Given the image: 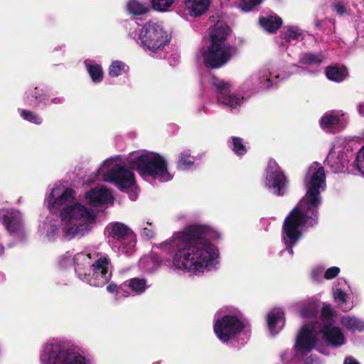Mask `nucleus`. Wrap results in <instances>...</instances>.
Segmentation results:
<instances>
[{
  "mask_svg": "<svg viewBox=\"0 0 364 364\" xmlns=\"http://www.w3.org/2000/svg\"><path fill=\"white\" fill-rule=\"evenodd\" d=\"M220 239L221 233L214 227L195 223L153 247L171 255L167 262L172 270L202 277L219 269L220 251L214 242Z\"/></svg>",
  "mask_w": 364,
  "mask_h": 364,
  "instance_id": "obj_1",
  "label": "nucleus"
},
{
  "mask_svg": "<svg viewBox=\"0 0 364 364\" xmlns=\"http://www.w3.org/2000/svg\"><path fill=\"white\" fill-rule=\"evenodd\" d=\"M135 170L145 181H158L165 183L171 181L173 176L168 171V164L165 158L160 154L141 150L132 152L123 160L122 155L111 156L102 162L99 168L93 173L96 179L114 185L123 192L132 191L129 198L136 199Z\"/></svg>",
  "mask_w": 364,
  "mask_h": 364,
  "instance_id": "obj_2",
  "label": "nucleus"
},
{
  "mask_svg": "<svg viewBox=\"0 0 364 364\" xmlns=\"http://www.w3.org/2000/svg\"><path fill=\"white\" fill-rule=\"evenodd\" d=\"M294 306L304 322L294 345L296 357L303 358L313 349L328 355L322 348L323 343L339 348L346 343L343 331L336 326L337 315L330 304L323 305L319 316L317 304L312 299L295 303Z\"/></svg>",
  "mask_w": 364,
  "mask_h": 364,
  "instance_id": "obj_3",
  "label": "nucleus"
},
{
  "mask_svg": "<svg viewBox=\"0 0 364 364\" xmlns=\"http://www.w3.org/2000/svg\"><path fill=\"white\" fill-rule=\"evenodd\" d=\"M305 196L284 220L282 242L284 248L280 255L287 252L289 257L294 255L293 247L302 237L305 228L314 227L318 223V209L322 203L321 192L326 188V173L318 162L312 163L304 178Z\"/></svg>",
  "mask_w": 364,
  "mask_h": 364,
  "instance_id": "obj_4",
  "label": "nucleus"
},
{
  "mask_svg": "<svg viewBox=\"0 0 364 364\" xmlns=\"http://www.w3.org/2000/svg\"><path fill=\"white\" fill-rule=\"evenodd\" d=\"M303 69L297 65H292L288 70H282L273 63L263 65L250 74L239 88L241 94L233 93L231 85L212 75L210 73L201 79L203 91V97L209 98L210 95H215V100L219 105L231 109L240 107L245 97L260 91L269 90L283 80L291 75L299 73Z\"/></svg>",
  "mask_w": 364,
  "mask_h": 364,
  "instance_id": "obj_5",
  "label": "nucleus"
},
{
  "mask_svg": "<svg viewBox=\"0 0 364 364\" xmlns=\"http://www.w3.org/2000/svg\"><path fill=\"white\" fill-rule=\"evenodd\" d=\"M303 69L297 65H292L288 70H282L273 63L263 65L250 74L239 88L241 94L233 93L231 85L212 75L210 73L201 79L203 91V97L209 98L210 95H215V100L219 105L231 109L240 107L245 97L260 91L269 90L283 80L291 75L299 73Z\"/></svg>",
  "mask_w": 364,
  "mask_h": 364,
  "instance_id": "obj_6",
  "label": "nucleus"
},
{
  "mask_svg": "<svg viewBox=\"0 0 364 364\" xmlns=\"http://www.w3.org/2000/svg\"><path fill=\"white\" fill-rule=\"evenodd\" d=\"M75 196L73 189L55 184L44 199V204L50 212L60 210L62 235L67 241L87 235L97 218L92 209L76 202Z\"/></svg>",
  "mask_w": 364,
  "mask_h": 364,
  "instance_id": "obj_7",
  "label": "nucleus"
},
{
  "mask_svg": "<svg viewBox=\"0 0 364 364\" xmlns=\"http://www.w3.org/2000/svg\"><path fill=\"white\" fill-rule=\"evenodd\" d=\"M58 262L62 268L73 267L80 280L95 287H104L112 276L113 265L109 257L97 250L67 252L60 257Z\"/></svg>",
  "mask_w": 364,
  "mask_h": 364,
  "instance_id": "obj_8",
  "label": "nucleus"
},
{
  "mask_svg": "<svg viewBox=\"0 0 364 364\" xmlns=\"http://www.w3.org/2000/svg\"><path fill=\"white\" fill-rule=\"evenodd\" d=\"M41 364H92V359L81 353L65 338H50L40 350Z\"/></svg>",
  "mask_w": 364,
  "mask_h": 364,
  "instance_id": "obj_9",
  "label": "nucleus"
},
{
  "mask_svg": "<svg viewBox=\"0 0 364 364\" xmlns=\"http://www.w3.org/2000/svg\"><path fill=\"white\" fill-rule=\"evenodd\" d=\"M230 31V28L223 23L215 25L210 33L211 44L202 53L207 67L220 68L236 54L235 47L226 41Z\"/></svg>",
  "mask_w": 364,
  "mask_h": 364,
  "instance_id": "obj_10",
  "label": "nucleus"
},
{
  "mask_svg": "<svg viewBox=\"0 0 364 364\" xmlns=\"http://www.w3.org/2000/svg\"><path fill=\"white\" fill-rule=\"evenodd\" d=\"M129 35L146 51L154 58H164V48L168 45L171 36L162 26L149 21L139 31H130Z\"/></svg>",
  "mask_w": 364,
  "mask_h": 364,
  "instance_id": "obj_11",
  "label": "nucleus"
},
{
  "mask_svg": "<svg viewBox=\"0 0 364 364\" xmlns=\"http://www.w3.org/2000/svg\"><path fill=\"white\" fill-rule=\"evenodd\" d=\"M105 235L111 249L119 255L129 257L136 250V237L132 230L120 222L109 223Z\"/></svg>",
  "mask_w": 364,
  "mask_h": 364,
  "instance_id": "obj_12",
  "label": "nucleus"
},
{
  "mask_svg": "<svg viewBox=\"0 0 364 364\" xmlns=\"http://www.w3.org/2000/svg\"><path fill=\"white\" fill-rule=\"evenodd\" d=\"M247 323L242 314L237 310L222 315L217 312L213 321V331L223 343H228L246 330Z\"/></svg>",
  "mask_w": 364,
  "mask_h": 364,
  "instance_id": "obj_13",
  "label": "nucleus"
},
{
  "mask_svg": "<svg viewBox=\"0 0 364 364\" xmlns=\"http://www.w3.org/2000/svg\"><path fill=\"white\" fill-rule=\"evenodd\" d=\"M266 172V188L275 196H284L287 191L289 180L274 159L269 160Z\"/></svg>",
  "mask_w": 364,
  "mask_h": 364,
  "instance_id": "obj_14",
  "label": "nucleus"
},
{
  "mask_svg": "<svg viewBox=\"0 0 364 364\" xmlns=\"http://www.w3.org/2000/svg\"><path fill=\"white\" fill-rule=\"evenodd\" d=\"M0 221L10 235L19 238H23L26 235L23 215L18 209L14 208L0 209Z\"/></svg>",
  "mask_w": 364,
  "mask_h": 364,
  "instance_id": "obj_15",
  "label": "nucleus"
},
{
  "mask_svg": "<svg viewBox=\"0 0 364 364\" xmlns=\"http://www.w3.org/2000/svg\"><path fill=\"white\" fill-rule=\"evenodd\" d=\"M350 153L349 147L343 141L336 140L333 142V146L325 160L326 165L329 167L332 172L335 173L344 171L346 168Z\"/></svg>",
  "mask_w": 364,
  "mask_h": 364,
  "instance_id": "obj_16",
  "label": "nucleus"
},
{
  "mask_svg": "<svg viewBox=\"0 0 364 364\" xmlns=\"http://www.w3.org/2000/svg\"><path fill=\"white\" fill-rule=\"evenodd\" d=\"M349 117L342 110H331L323 114L319 120L320 127L328 133H337L348 124Z\"/></svg>",
  "mask_w": 364,
  "mask_h": 364,
  "instance_id": "obj_17",
  "label": "nucleus"
},
{
  "mask_svg": "<svg viewBox=\"0 0 364 364\" xmlns=\"http://www.w3.org/2000/svg\"><path fill=\"white\" fill-rule=\"evenodd\" d=\"M62 235V223L57 215L50 213L43 220H40L38 227V235L40 239L44 242L55 241L58 234ZM65 240L63 237H62Z\"/></svg>",
  "mask_w": 364,
  "mask_h": 364,
  "instance_id": "obj_18",
  "label": "nucleus"
},
{
  "mask_svg": "<svg viewBox=\"0 0 364 364\" xmlns=\"http://www.w3.org/2000/svg\"><path fill=\"white\" fill-rule=\"evenodd\" d=\"M86 203L97 209H105L114 203L112 192L102 186L90 189L85 194Z\"/></svg>",
  "mask_w": 364,
  "mask_h": 364,
  "instance_id": "obj_19",
  "label": "nucleus"
},
{
  "mask_svg": "<svg viewBox=\"0 0 364 364\" xmlns=\"http://www.w3.org/2000/svg\"><path fill=\"white\" fill-rule=\"evenodd\" d=\"M22 100L26 106L44 108L48 107V92L42 87H30L24 92Z\"/></svg>",
  "mask_w": 364,
  "mask_h": 364,
  "instance_id": "obj_20",
  "label": "nucleus"
},
{
  "mask_svg": "<svg viewBox=\"0 0 364 364\" xmlns=\"http://www.w3.org/2000/svg\"><path fill=\"white\" fill-rule=\"evenodd\" d=\"M267 327L271 335H277L284 326V313L282 309H273L267 315Z\"/></svg>",
  "mask_w": 364,
  "mask_h": 364,
  "instance_id": "obj_21",
  "label": "nucleus"
},
{
  "mask_svg": "<svg viewBox=\"0 0 364 364\" xmlns=\"http://www.w3.org/2000/svg\"><path fill=\"white\" fill-rule=\"evenodd\" d=\"M339 320L341 325L351 333H362L364 331V319L357 317L354 315L342 316L337 318L336 321ZM336 326L337 323L336 324Z\"/></svg>",
  "mask_w": 364,
  "mask_h": 364,
  "instance_id": "obj_22",
  "label": "nucleus"
},
{
  "mask_svg": "<svg viewBox=\"0 0 364 364\" xmlns=\"http://www.w3.org/2000/svg\"><path fill=\"white\" fill-rule=\"evenodd\" d=\"M125 289L131 295H141L151 287L146 279L142 277H134L124 282Z\"/></svg>",
  "mask_w": 364,
  "mask_h": 364,
  "instance_id": "obj_23",
  "label": "nucleus"
},
{
  "mask_svg": "<svg viewBox=\"0 0 364 364\" xmlns=\"http://www.w3.org/2000/svg\"><path fill=\"white\" fill-rule=\"evenodd\" d=\"M281 36L284 41L282 46L286 47L287 43H291L295 41L302 40L304 36V31L296 26H287L283 27L281 31Z\"/></svg>",
  "mask_w": 364,
  "mask_h": 364,
  "instance_id": "obj_24",
  "label": "nucleus"
},
{
  "mask_svg": "<svg viewBox=\"0 0 364 364\" xmlns=\"http://www.w3.org/2000/svg\"><path fill=\"white\" fill-rule=\"evenodd\" d=\"M210 0H186V9L191 16H200L209 9Z\"/></svg>",
  "mask_w": 364,
  "mask_h": 364,
  "instance_id": "obj_25",
  "label": "nucleus"
},
{
  "mask_svg": "<svg viewBox=\"0 0 364 364\" xmlns=\"http://www.w3.org/2000/svg\"><path fill=\"white\" fill-rule=\"evenodd\" d=\"M84 65L93 83L98 84L103 80L104 71L100 63L92 59H86Z\"/></svg>",
  "mask_w": 364,
  "mask_h": 364,
  "instance_id": "obj_26",
  "label": "nucleus"
},
{
  "mask_svg": "<svg viewBox=\"0 0 364 364\" xmlns=\"http://www.w3.org/2000/svg\"><path fill=\"white\" fill-rule=\"evenodd\" d=\"M164 261L152 251L150 255L141 257L139 262V267L146 272H154L162 264Z\"/></svg>",
  "mask_w": 364,
  "mask_h": 364,
  "instance_id": "obj_27",
  "label": "nucleus"
},
{
  "mask_svg": "<svg viewBox=\"0 0 364 364\" xmlns=\"http://www.w3.org/2000/svg\"><path fill=\"white\" fill-rule=\"evenodd\" d=\"M325 57L321 52L301 53L299 57V63L310 67L319 66L324 60Z\"/></svg>",
  "mask_w": 364,
  "mask_h": 364,
  "instance_id": "obj_28",
  "label": "nucleus"
},
{
  "mask_svg": "<svg viewBox=\"0 0 364 364\" xmlns=\"http://www.w3.org/2000/svg\"><path fill=\"white\" fill-rule=\"evenodd\" d=\"M282 21L277 16L269 15L259 18L260 26L268 33H274L282 26Z\"/></svg>",
  "mask_w": 364,
  "mask_h": 364,
  "instance_id": "obj_29",
  "label": "nucleus"
},
{
  "mask_svg": "<svg viewBox=\"0 0 364 364\" xmlns=\"http://www.w3.org/2000/svg\"><path fill=\"white\" fill-rule=\"evenodd\" d=\"M333 299L338 307L344 311H350L353 307L350 296L341 289L333 291Z\"/></svg>",
  "mask_w": 364,
  "mask_h": 364,
  "instance_id": "obj_30",
  "label": "nucleus"
},
{
  "mask_svg": "<svg viewBox=\"0 0 364 364\" xmlns=\"http://www.w3.org/2000/svg\"><path fill=\"white\" fill-rule=\"evenodd\" d=\"M127 10L132 15H142L151 10L150 5L137 0H129L127 3Z\"/></svg>",
  "mask_w": 364,
  "mask_h": 364,
  "instance_id": "obj_31",
  "label": "nucleus"
},
{
  "mask_svg": "<svg viewBox=\"0 0 364 364\" xmlns=\"http://www.w3.org/2000/svg\"><path fill=\"white\" fill-rule=\"evenodd\" d=\"M325 73L328 80L336 82H342L348 75L346 68H339L336 66L327 67Z\"/></svg>",
  "mask_w": 364,
  "mask_h": 364,
  "instance_id": "obj_32",
  "label": "nucleus"
},
{
  "mask_svg": "<svg viewBox=\"0 0 364 364\" xmlns=\"http://www.w3.org/2000/svg\"><path fill=\"white\" fill-rule=\"evenodd\" d=\"M20 117L29 123L35 125H41L43 122V119L38 113L28 109H18Z\"/></svg>",
  "mask_w": 364,
  "mask_h": 364,
  "instance_id": "obj_33",
  "label": "nucleus"
},
{
  "mask_svg": "<svg viewBox=\"0 0 364 364\" xmlns=\"http://www.w3.org/2000/svg\"><path fill=\"white\" fill-rule=\"evenodd\" d=\"M229 146L231 150L237 155V156H243L247 151V149L244 140L238 136H231L228 139Z\"/></svg>",
  "mask_w": 364,
  "mask_h": 364,
  "instance_id": "obj_34",
  "label": "nucleus"
},
{
  "mask_svg": "<svg viewBox=\"0 0 364 364\" xmlns=\"http://www.w3.org/2000/svg\"><path fill=\"white\" fill-rule=\"evenodd\" d=\"M194 166V159L191 156L190 151L186 150L182 151L178 157L177 167L182 171L191 169Z\"/></svg>",
  "mask_w": 364,
  "mask_h": 364,
  "instance_id": "obj_35",
  "label": "nucleus"
},
{
  "mask_svg": "<svg viewBox=\"0 0 364 364\" xmlns=\"http://www.w3.org/2000/svg\"><path fill=\"white\" fill-rule=\"evenodd\" d=\"M129 71V66L121 60H114L109 67V75L112 77H119Z\"/></svg>",
  "mask_w": 364,
  "mask_h": 364,
  "instance_id": "obj_36",
  "label": "nucleus"
},
{
  "mask_svg": "<svg viewBox=\"0 0 364 364\" xmlns=\"http://www.w3.org/2000/svg\"><path fill=\"white\" fill-rule=\"evenodd\" d=\"M107 290L109 293L114 294L117 299L131 296L129 291L125 289L124 282L120 286L111 282L107 286Z\"/></svg>",
  "mask_w": 364,
  "mask_h": 364,
  "instance_id": "obj_37",
  "label": "nucleus"
},
{
  "mask_svg": "<svg viewBox=\"0 0 364 364\" xmlns=\"http://www.w3.org/2000/svg\"><path fill=\"white\" fill-rule=\"evenodd\" d=\"M150 7L159 12H166L170 11L176 0H149Z\"/></svg>",
  "mask_w": 364,
  "mask_h": 364,
  "instance_id": "obj_38",
  "label": "nucleus"
},
{
  "mask_svg": "<svg viewBox=\"0 0 364 364\" xmlns=\"http://www.w3.org/2000/svg\"><path fill=\"white\" fill-rule=\"evenodd\" d=\"M263 0H240L239 8L244 12H249L259 6Z\"/></svg>",
  "mask_w": 364,
  "mask_h": 364,
  "instance_id": "obj_39",
  "label": "nucleus"
},
{
  "mask_svg": "<svg viewBox=\"0 0 364 364\" xmlns=\"http://www.w3.org/2000/svg\"><path fill=\"white\" fill-rule=\"evenodd\" d=\"M154 226L152 223L147 221L143 222L141 225V234L145 239H150L154 236Z\"/></svg>",
  "mask_w": 364,
  "mask_h": 364,
  "instance_id": "obj_40",
  "label": "nucleus"
},
{
  "mask_svg": "<svg viewBox=\"0 0 364 364\" xmlns=\"http://www.w3.org/2000/svg\"><path fill=\"white\" fill-rule=\"evenodd\" d=\"M324 268L322 266H316L311 269V277L316 282H321L323 280Z\"/></svg>",
  "mask_w": 364,
  "mask_h": 364,
  "instance_id": "obj_41",
  "label": "nucleus"
},
{
  "mask_svg": "<svg viewBox=\"0 0 364 364\" xmlns=\"http://www.w3.org/2000/svg\"><path fill=\"white\" fill-rule=\"evenodd\" d=\"M341 269L339 267L333 266L328 268L324 271L323 277L327 280H331L336 278L340 273Z\"/></svg>",
  "mask_w": 364,
  "mask_h": 364,
  "instance_id": "obj_42",
  "label": "nucleus"
},
{
  "mask_svg": "<svg viewBox=\"0 0 364 364\" xmlns=\"http://www.w3.org/2000/svg\"><path fill=\"white\" fill-rule=\"evenodd\" d=\"M333 11L339 16H343L347 13L346 6L340 1L336 0L332 4Z\"/></svg>",
  "mask_w": 364,
  "mask_h": 364,
  "instance_id": "obj_43",
  "label": "nucleus"
},
{
  "mask_svg": "<svg viewBox=\"0 0 364 364\" xmlns=\"http://www.w3.org/2000/svg\"><path fill=\"white\" fill-rule=\"evenodd\" d=\"M280 358L281 362L278 364H291L292 354L291 352L288 350L282 352Z\"/></svg>",
  "mask_w": 364,
  "mask_h": 364,
  "instance_id": "obj_44",
  "label": "nucleus"
},
{
  "mask_svg": "<svg viewBox=\"0 0 364 364\" xmlns=\"http://www.w3.org/2000/svg\"><path fill=\"white\" fill-rule=\"evenodd\" d=\"M65 102V98L62 96H53L51 97L48 94V106H50L51 105H61Z\"/></svg>",
  "mask_w": 364,
  "mask_h": 364,
  "instance_id": "obj_45",
  "label": "nucleus"
},
{
  "mask_svg": "<svg viewBox=\"0 0 364 364\" xmlns=\"http://www.w3.org/2000/svg\"><path fill=\"white\" fill-rule=\"evenodd\" d=\"M356 31L360 38H364V21L357 23Z\"/></svg>",
  "mask_w": 364,
  "mask_h": 364,
  "instance_id": "obj_46",
  "label": "nucleus"
},
{
  "mask_svg": "<svg viewBox=\"0 0 364 364\" xmlns=\"http://www.w3.org/2000/svg\"><path fill=\"white\" fill-rule=\"evenodd\" d=\"M269 219H267V218H262L260 220V224L262 225V227L263 228V229L265 230V231H267L268 230V226L269 225Z\"/></svg>",
  "mask_w": 364,
  "mask_h": 364,
  "instance_id": "obj_47",
  "label": "nucleus"
},
{
  "mask_svg": "<svg viewBox=\"0 0 364 364\" xmlns=\"http://www.w3.org/2000/svg\"><path fill=\"white\" fill-rule=\"evenodd\" d=\"M320 362L316 356L311 355L310 358H308L304 364H319Z\"/></svg>",
  "mask_w": 364,
  "mask_h": 364,
  "instance_id": "obj_48",
  "label": "nucleus"
},
{
  "mask_svg": "<svg viewBox=\"0 0 364 364\" xmlns=\"http://www.w3.org/2000/svg\"><path fill=\"white\" fill-rule=\"evenodd\" d=\"M343 364H360L357 360L353 358V357H347L344 360Z\"/></svg>",
  "mask_w": 364,
  "mask_h": 364,
  "instance_id": "obj_49",
  "label": "nucleus"
},
{
  "mask_svg": "<svg viewBox=\"0 0 364 364\" xmlns=\"http://www.w3.org/2000/svg\"><path fill=\"white\" fill-rule=\"evenodd\" d=\"M357 110L359 114L364 117V102H360L357 105Z\"/></svg>",
  "mask_w": 364,
  "mask_h": 364,
  "instance_id": "obj_50",
  "label": "nucleus"
},
{
  "mask_svg": "<svg viewBox=\"0 0 364 364\" xmlns=\"http://www.w3.org/2000/svg\"><path fill=\"white\" fill-rule=\"evenodd\" d=\"M197 112L198 113H200L202 112H205V113H208V109L206 108V107L205 105H203V106H200L198 108V110Z\"/></svg>",
  "mask_w": 364,
  "mask_h": 364,
  "instance_id": "obj_51",
  "label": "nucleus"
},
{
  "mask_svg": "<svg viewBox=\"0 0 364 364\" xmlns=\"http://www.w3.org/2000/svg\"><path fill=\"white\" fill-rule=\"evenodd\" d=\"M4 250V246L0 243V256L3 255Z\"/></svg>",
  "mask_w": 364,
  "mask_h": 364,
  "instance_id": "obj_52",
  "label": "nucleus"
},
{
  "mask_svg": "<svg viewBox=\"0 0 364 364\" xmlns=\"http://www.w3.org/2000/svg\"><path fill=\"white\" fill-rule=\"evenodd\" d=\"M64 46H65L64 45H61V46H60L58 47H56V48H55V50H61L63 48H64Z\"/></svg>",
  "mask_w": 364,
  "mask_h": 364,
  "instance_id": "obj_53",
  "label": "nucleus"
},
{
  "mask_svg": "<svg viewBox=\"0 0 364 364\" xmlns=\"http://www.w3.org/2000/svg\"><path fill=\"white\" fill-rule=\"evenodd\" d=\"M315 24H316V27H321V21H317L315 23Z\"/></svg>",
  "mask_w": 364,
  "mask_h": 364,
  "instance_id": "obj_54",
  "label": "nucleus"
},
{
  "mask_svg": "<svg viewBox=\"0 0 364 364\" xmlns=\"http://www.w3.org/2000/svg\"><path fill=\"white\" fill-rule=\"evenodd\" d=\"M152 364H161V363L160 361H157V362L153 363Z\"/></svg>",
  "mask_w": 364,
  "mask_h": 364,
  "instance_id": "obj_55",
  "label": "nucleus"
}]
</instances>
